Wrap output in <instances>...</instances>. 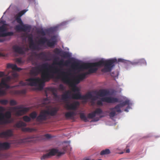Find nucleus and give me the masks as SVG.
<instances>
[{"label": "nucleus", "mask_w": 160, "mask_h": 160, "mask_svg": "<svg viewBox=\"0 0 160 160\" xmlns=\"http://www.w3.org/2000/svg\"><path fill=\"white\" fill-rule=\"evenodd\" d=\"M58 112V110L56 108H54L52 110H51L50 111L48 110H46V112L47 113V116L48 115H50L51 116H54Z\"/></svg>", "instance_id": "nucleus-25"}, {"label": "nucleus", "mask_w": 160, "mask_h": 160, "mask_svg": "<svg viewBox=\"0 0 160 160\" xmlns=\"http://www.w3.org/2000/svg\"><path fill=\"white\" fill-rule=\"evenodd\" d=\"M98 160H102L101 159H98Z\"/></svg>", "instance_id": "nucleus-59"}, {"label": "nucleus", "mask_w": 160, "mask_h": 160, "mask_svg": "<svg viewBox=\"0 0 160 160\" xmlns=\"http://www.w3.org/2000/svg\"><path fill=\"white\" fill-rule=\"evenodd\" d=\"M5 110L4 108L0 106V125L9 123L11 122L12 113L10 111L6 112L5 114L2 112Z\"/></svg>", "instance_id": "nucleus-5"}, {"label": "nucleus", "mask_w": 160, "mask_h": 160, "mask_svg": "<svg viewBox=\"0 0 160 160\" xmlns=\"http://www.w3.org/2000/svg\"><path fill=\"white\" fill-rule=\"evenodd\" d=\"M7 68V69H12V70H22V69L18 68L17 66L14 64L8 63Z\"/></svg>", "instance_id": "nucleus-24"}, {"label": "nucleus", "mask_w": 160, "mask_h": 160, "mask_svg": "<svg viewBox=\"0 0 160 160\" xmlns=\"http://www.w3.org/2000/svg\"><path fill=\"white\" fill-rule=\"evenodd\" d=\"M12 48L13 51L15 52L20 54L24 53L23 48L20 47L17 45H14L13 46Z\"/></svg>", "instance_id": "nucleus-17"}, {"label": "nucleus", "mask_w": 160, "mask_h": 160, "mask_svg": "<svg viewBox=\"0 0 160 160\" xmlns=\"http://www.w3.org/2000/svg\"><path fill=\"white\" fill-rule=\"evenodd\" d=\"M6 30V28L5 24L0 26V37H5L8 36H12L13 35L14 33L12 32H4Z\"/></svg>", "instance_id": "nucleus-11"}, {"label": "nucleus", "mask_w": 160, "mask_h": 160, "mask_svg": "<svg viewBox=\"0 0 160 160\" xmlns=\"http://www.w3.org/2000/svg\"><path fill=\"white\" fill-rule=\"evenodd\" d=\"M17 61L19 63H21L22 62L21 59L19 58L17 59Z\"/></svg>", "instance_id": "nucleus-53"}, {"label": "nucleus", "mask_w": 160, "mask_h": 160, "mask_svg": "<svg viewBox=\"0 0 160 160\" xmlns=\"http://www.w3.org/2000/svg\"><path fill=\"white\" fill-rule=\"evenodd\" d=\"M102 71V72H110L111 71H108V70H107V71Z\"/></svg>", "instance_id": "nucleus-55"}, {"label": "nucleus", "mask_w": 160, "mask_h": 160, "mask_svg": "<svg viewBox=\"0 0 160 160\" xmlns=\"http://www.w3.org/2000/svg\"><path fill=\"white\" fill-rule=\"evenodd\" d=\"M111 112L109 113V116L110 118L114 117L116 115V112H122L120 108L117 104L114 107L110 109Z\"/></svg>", "instance_id": "nucleus-13"}, {"label": "nucleus", "mask_w": 160, "mask_h": 160, "mask_svg": "<svg viewBox=\"0 0 160 160\" xmlns=\"http://www.w3.org/2000/svg\"><path fill=\"white\" fill-rule=\"evenodd\" d=\"M64 87L62 84H60L59 85V90H64Z\"/></svg>", "instance_id": "nucleus-48"}, {"label": "nucleus", "mask_w": 160, "mask_h": 160, "mask_svg": "<svg viewBox=\"0 0 160 160\" xmlns=\"http://www.w3.org/2000/svg\"><path fill=\"white\" fill-rule=\"evenodd\" d=\"M28 79H27L26 80L27 82H24L22 81H21L19 82V84L22 86H25L27 85L32 86L31 85H30V81H27Z\"/></svg>", "instance_id": "nucleus-31"}, {"label": "nucleus", "mask_w": 160, "mask_h": 160, "mask_svg": "<svg viewBox=\"0 0 160 160\" xmlns=\"http://www.w3.org/2000/svg\"><path fill=\"white\" fill-rule=\"evenodd\" d=\"M66 74L62 78V81L65 84H68L72 87V90L74 92H79V88L76 86V85L86 78L88 75L97 72V71H87L88 72L78 75L72 74L68 71H66Z\"/></svg>", "instance_id": "nucleus-3"}, {"label": "nucleus", "mask_w": 160, "mask_h": 160, "mask_svg": "<svg viewBox=\"0 0 160 160\" xmlns=\"http://www.w3.org/2000/svg\"><path fill=\"white\" fill-rule=\"evenodd\" d=\"M38 33L41 34L42 36H44L46 35L45 32L42 29L38 31Z\"/></svg>", "instance_id": "nucleus-45"}, {"label": "nucleus", "mask_w": 160, "mask_h": 160, "mask_svg": "<svg viewBox=\"0 0 160 160\" xmlns=\"http://www.w3.org/2000/svg\"><path fill=\"white\" fill-rule=\"evenodd\" d=\"M128 109L126 108V109H125L124 111L128 112Z\"/></svg>", "instance_id": "nucleus-56"}, {"label": "nucleus", "mask_w": 160, "mask_h": 160, "mask_svg": "<svg viewBox=\"0 0 160 160\" xmlns=\"http://www.w3.org/2000/svg\"><path fill=\"white\" fill-rule=\"evenodd\" d=\"M54 52L57 54H60L61 52V51L58 48H56L54 50Z\"/></svg>", "instance_id": "nucleus-44"}, {"label": "nucleus", "mask_w": 160, "mask_h": 160, "mask_svg": "<svg viewBox=\"0 0 160 160\" xmlns=\"http://www.w3.org/2000/svg\"><path fill=\"white\" fill-rule=\"evenodd\" d=\"M110 94L109 91L106 89H101L97 92V95L100 97H103L108 95Z\"/></svg>", "instance_id": "nucleus-19"}, {"label": "nucleus", "mask_w": 160, "mask_h": 160, "mask_svg": "<svg viewBox=\"0 0 160 160\" xmlns=\"http://www.w3.org/2000/svg\"><path fill=\"white\" fill-rule=\"evenodd\" d=\"M10 147V143L8 142H0V148L3 149H8Z\"/></svg>", "instance_id": "nucleus-23"}, {"label": "nucleus", "mask_w": 160, "mask_h": 160, "mask_svg": "<svg viewBox=\"0 0 160 160\" xmlns=\"http://www.w3.org/2000/svg\"><path fill=\"white\" fill-rule=\"evenodd\" d=\"M70 93L71 92L70 91H67L64 93L62 95V99L64 101L65 103L66 102H68V99L71 98V97H70Z\"/></svg>", "instance_id": "nucleus-21"}, {"label": "nucleus", "mask_w": 160, "mask_h": 160, "mask_svg": "<svg viewBox=\"0 0 160 160\" xmlns=\"http://www.w3.org/2000/svg\"><path fill=\"white\" fill-rule=\"evenodd\" d=\"M5 73L4 72H0V78L2 77L4 75Z\"/></svg>", "instance_id": "nucleus-51"}, {"label": "nucleus", "mask_w": 160, "mask_h": 160, "mask_svg": "<svg viewBox=\"0 0 160 160\" xmlns=\"http://www.w3.org/2000/svg\"><path fill=\"white\" fill-rule=\"evenodd\" d=\"M23 120L26 122H29L31 121L30 118L27 116H25L23 117Z\"/></svg>", "instance_id": "nucleus-39"}, {"label": "nucleus", "mask_w": 160, "mask_h": 160, "mask_svg": "<svg viewBox=\"0 0 160 160\" xmlns=\"http://www.w3.org/2000/svg\"><path fill=\"white\" fill-rule=\"evenodd\" d=\"M79 105L78 101H76L70 103L69 102H66L65 104V108L68 110H75Z\"/></svg>", "instance_id": "nucleus-10"}, {"label": "nucleus", "mask_w": 160, "mask_h": 160, "mask_svg": "<svg viewBox=\"0 0 160 160\" xmlns=\"http://www.w3.org/2000/svg\"><path fill=\"white\" fill-rule=\"evenodd\" d=\"M49 65L48 63H45L41 65H39L38 66V69L37 70H65V69H48ZM71 68L72 69V70H74ZM66 70H71V69H67Z\"/></svg>", "instance_id": "nucleus-15"}, {"label": "nucleus", "mask_w": 160, "mask_h": 160, "mask_svg": "<svg viewBox=\"0 0 160 160\" xmlns=\"http://www.w3.org/2000/svg\"><path fill=\"white\" fill-rule=\"evenodd\" d=\"M62 56L65 58H68L70 57V55L68 52H63L62 53Z\"/></svg>", "instance_id": "nucleus-37"}, {"label": "nucleus", "mask_w": 160, "mask_h": 160, "mask_svg": "<svg viewBox=\"0 0 160 160\" xmlns=\"http://www.w3.org/2000/svg\"><path fill=\"white\" fill-rule=\"evenodd\" d=\"M8 102V101L7 100L3 99L0 100V103L2 104L6 105L7 104Z\"/></svg>", "instance_id": "nucleus-41"}, {"label": "nucleus", "mask_w": 160, "mask_h": 160, "mask_svg": "<svg viewBox=\"0 0 160 160\" xmlns=\"http://www.w3.org/2000/svg\"><path fill=\"white\" fill-rule=\"evenodd\" d=\"M20 25H16L15 27V29L17 31H22V22L21 23L18 22Z\"/></svg>", "instance_id": "nucleus-28"}, {"label": "nucleus", "mask_w": 160, "mask_h": 160, "mask_svg": "<svg viewBox=\"0 0 160 160\" xmlns=\"http://www.w3.org/2000/svg\"><path fill=\"white\" fill-rule=\"evenodd\" d=\"M30 71V73L34 76H37L39 72H41V79L39 78H30L27 79V81L30 82V85L37 87L38 89L40 90L43 89L44 82L49 81L51 78L61 79L62 81L66 72L65 71Z\"/></svg>", "instance_id": "nucleus-2"}, {"label": "nucleus", "mask_w": 160, "mask_h": 160, "mask_svg": "<svg viewBox=\"0 0 160 160\" xmlns=\"http://www.w3.org/2000/svg\"><path fill=\"white\" fill-rule=\"evenodd\" d=\"M11 78L10 76H8L2 79L1 83L0 84L2 85L5 88H10L9 86L7 83V82H9Z\"/></svg>", "instance_id": "nucleus-16"}, {"label": "nucleus", "mask_w": 160, "mask_h": 160, "mask_svg": "<svg viewBox=\"0 0 160 160\" xmlns=\"http://www.w3.org/2000/svg\"><path fill=\"white\" fill-rule=\"evenodd\" d=\"M28 39L29 41L30 48L32 49L37 51L42 49V47L46 42H47V45L50 47L54 46L56 43L55 41L50 42V40L48 39L45 37L41 38L37 42V44H35L33 42L32 37H29Z\"/></svg>", "instance_id": "nucleus-4"}, {"label": "nucleus", "mask_w": 160, "mask_h": 160, "mask_svg": "<svg viewBox=\"0 0 160 160\" xmlns=\"http://www.w3.org/2000/svg\"><path fill=\"white\" fill-rule=\"evenodd\" d=\"M126 108L129 109L130 108V107L128 106Z\"/></svg>", "instance_id": "nucleus-58"}, {"label": "nucleus", "mask_w": 160, "mask_h": 160, "mask_svg": "<svg viewBox=\"0 0 160 160\" xmlns=\"http://www.w3.org/2000/svg\"><path fill=\"white\" fill-rule=\"evenodd\" d=\"M130 150L129 149H126V153H129L130 152Z\"/></svg>", "instance_id": "nucleus-54"}, {"label": "nucleus", "mask_w": 160, "mask_h": 160, "mask_svg": "<svg viewBox=\"0 0 160 160\" xmlns=\"http://www.w3.org/2000/svg\"><path fill=\"white\" fill-rule=\"evenodd\" d=\"M118 105L119 106L120 108H122L124 106L122 102L121 103L119 104H118Z\"/></svg>", "instance_id": "nucleus-52"}, {"label": "nucleus", "mask_w": 160, "mask_h": 160, "mask_svg": "<svg viewBox=\"0 0 160 160\" xmlns=\"http://www.w3.org/2000/svg\"><path fill=\"white\" fill-rule=\"evenodd\" d=\"M45 111L46 110H44L40 112L39 115L36 118L37 121L41 122L47 120L48 116Z\"/></svg>", "instance_id": "nucleus-12"}, {"label": "nucleus", "mask_w": 160, "mask_h": 160, "mask_svg": "<svg viewBox=\"0 0 160 160\" xmlns=\"http://www.w3.org/2000/svg\"><path fill=\"white\" fill-rule=\"evenodd\" d=\"M12 77L15 78H17L18 77V74L17 73L14 72L12 74Z\"/></svg>", "instance_id": "nucleus-49"}, {"label": "nucleus", "mask_w": 160, "mask_h": 160, "mask_svg": "<svg viewBox=\"0 0 160 160\" xmlns=\"http://www.w3.org/2000/svg\"><path fill=\"white\" fill-rule=\"evenodd\" d=\"M96 115L95 114L93 111V112L91 113H89L88 115V118H93L95 117Z\"/></svg>", "instance_id": "nucleus-36"}, {"label": "nucleus", "mask_w": 160, "mask_h": 160, "mask_svg": "<svg viewBox=\"0 0 160 160\" xmlns=\"http://www.w3.org/2000/svg\"><path fill=\"white\" fill-rule=\"evenodd\" d=\"M127 61L125 60L122 58H119L117 60V63L118 62H121L123 63H127Z\"/></svg>", "instance_id": "nucleus-43"}, {"label": "nucleus", "mask_w": 160, "mask_h": 160, "mask_svg": "<svg viewBox=\"0 0 160 160\" xmlns=\"http://www.w3.org/2000/svg\"><path fill=\"white\" fill-rule=\"evenodd\" d=\"M102 102H105L108 103H114L116 102H120L118 99L116 98L112 97H105L101 98L100 100H98L97 104L98 105L102 106L103 105Z\"/></svg>", "instance_id": "nucleus-8"}, {"label": "nucleus", "mask_w": 160, "mask_h": 160, "mask_svg": "<svg viewBox=\"0 0 160 160\" xmlns=\"http://www.w3.org/2000/svg\"><path fill=\"white\" fill-rule=\"evenodd\" d=\"M22 31H29L31 29V27L28 25L24 24L22 22Z\"/></svg>", "instance_id": "nucleus-27"}, {"label": "nucleus", "mask_w": 160, "mask_h": 160, "mask_svg": "<svg viewBox=\"0 0 160 160\" xmlns=\"http://www.w3.org/2000/svg\"><path fill=\"white\" fill-rule=\"evenodd\" d=\"M52 93L55 98L57 99L59 98V96L58 95L57 91L55 90V89H53L52 90Z\"/></svg>", "instance_id": "nucleus-33"}, {"label": "nucleus", "mask_w": 160, "mask_h": 160, "mask_svg": "<svg viewBox=\"0 0 160 160\" xmlns=\"http://www.w3.org/2000/svg\"><path fill=\"white\" fill-rule=\"evenodd\" d=\"M27 11L26 10H22L15 15V20L17 22L21 23L22 22V20L20 18Z\"/></svg>", "instance_id": "nucleus-18"}, {"label": "nucleus", "mask_w": 160, "mask_h": 160, "mask_svg": "<svg viewBox=\"0 0 160 160\" xmlns=\"http://www.w3.org/2000/svg\"><path fill=\"white\" fill-rule=\"evenodd\" d=\"M80 118L81 120L86 122L88 121L87 118L84 113H81L80 114Z\"/></svg>", "instance_id": "nucleus-30"}, {"label": "nucleus", "mask_w": 160, "mask_h": 160, "mask_svg": "<svg viewBox=\"0 0 160 160\" xmlns=\"http://www.w3.org/2000/svg\"><path fill=\"white\" fill-rule=\"evenodd\" d=\"M131 64L134 65H142L143 64L145 65H147V62L144 59H142L132 62Z\"/></svg>", "instance_id": "nucleus-22"}, {"label": "nucleus", "mask_w": 160, "mask_h": 160, "mask_svg": "<svg viewBox=\"0 0 160 160\" xmlns=\"http://www.w3.org/2000/svg\"><path fill=\"white\" fill-rule=\"evenodd\" d=\"M12 110L16 112V115L21 116L28 112L29 108H24L22 106H17L12 108Z\"/></svg>", "instance_id": "nucleus-9"}, {"label": "nucleus", "mask_w": 160, "mask_h": 160, "mask_svg": "<svg viewBox=\"0 0 160 160\" xmlns=\"http://www.w3.org/2000/svg\"><path fill=\"white\" fill-rule=\"evenodd\" d=\"M35 56L39 59L46 61L48 60L47 56L44 52L35 54Z\"/></svg>", "instance_id": "nucleus-20"}, {"label": "nucleus", "mask_w": 160, "mask_h": 160, "mask_svg": "<svg viewBox=\"0 0 160 160\" xmlns=\"http://www.w3.org/2000/svg\"><path fill=\"white\" fill-rule=\"evenodd\" d=\"M44 136L45 137V138L47 139H49L52 137L50 135L48 134H45Z\"/></svg>", "instance_id": "nucleus-50"}, {"label": "nucleus", "mask_w": 160, "mask_h": 160, "mask_svg": "<svg viewBox=\"0 0 160 160\" xmlns=\"http://www.w3.org/2000/svg\"><path fill=\"white\" fill-rule=\"evenodd\" d=\"M18 92L20 94H25L26 93V90L25 89H22L19 91Z\"/></svg>", "instance_id": "nucleus-47"}, {"label": "nucleus", "mask_w": 160, "mask_h": 160, "mask_svg": "<svg viewBox=\"0 0 160 160\" xmlns=\"http://www.w3.org/2000/svg\"><path fill=\"white\" fill-rule=\"evenodd\" d=\"M0 88H5L1 84H0ZM6 94V92L4 90H0V95H3Z\"/></svg>", "instance_id": "nucleus-38"}, {"label": "nucleus", "mask_w": 160, "mask_h": 160, "mask_svg": "<svg viewBox=\"0 0 160 160\" xmlns=\"http://www.w3.org/2000/svg\"><path fill=\"white\" fill-rule=\"evenodd\" d=\"M95 114H100L102 113V110L99 108H97L95 111H94Z\"/></svg>", "instance_id": "nucleus-35"}, {"label": "nucleus", "mask_w": 160, "mask_h": 160, "mask_svg": "<svg viewBox=\"0 0 160 160\" xmlns=\"http://www.w3.org/2000/svg\"><path fill=\"white\" fill-rule=\"evenodd\" d=\"M26 124L22 122H19L16 123L15 126L16 127L19 128L22 126H26Z\"/></svg>", "instance_id": "nucleus-29"}, {"label": "nucleus", "mask_w": 160, "mask_h": 160, "mask_svg": "<svg viewBox=\"0 0 160 160\" xmlns=\"http://www.w3.org/2000/svg\"><path fill=\"white\" fill-rule=\"evenodd\" d=\"M56 63L60 66H68L70 65V67L74 70H98L101 68L104 67V69L101 70H112L117 63L116 58H112L107 60H101L97 62L86 63L74 60L71 62L70 60L64 61L61 60Z\"/></svg>", "instance_id": "nucleus-1"}, {"label": "nucleus", "mask_w": 160, "mask_h": 160, "mask_svg": "<svg viewBox=\"0 0 160 160\" xmlns=\"http://www.w3.org/2000/svg\"><path fill=\"white\" fill-rule=\"evenodd\" d=\"M30 118L33 119L35 118L37 116V113L35 112H33L30 114Z\"/></svg>", "instance_id": "nucleus-34"}, {"label": "nucleus", "mask_w": 160, "mask_h": 160, "mask_svg": "<svg viewBox=\"0 0 160 160\" xmlns=\"http://www.w3.org/2000/svg\"><path fill=\"white\" fill-rule=\"evenodd\" d=\"M76 115L75 112L74 111H69L66 112L65 115V117L67 118H72Z\"/></svg>", "instance_id": "nucleus-26"}, {"label": "nucleus", "mask_w": 160, "mask_h": 160, "mask_svg": "<svg viewBox=\"0 0 160 160\" xmlns=\"http://www.w3.org/2000/svg\"><path fill=\"white\" fill-rule=\"evenodd\" d=\"M110 150L108 149H106L100 152V155H107L110 153Z\"/></svg>", "instance_id": "nucleus-32"}, {"label": "nucleus", "mask_w": 160, "mask_h": 160, "mask_svg": "<svg viewBox=\"0 0 160 160\" xmlns=\"http://www.w3.org/2000/svg\"><path fill=\"white\" fill-rule=\"evenodd\" d=\"M124 106L129 104V100H127L122 102Z\"/></svg>", "instance_id": "nucleus-46"}, {"label": "nucleus", "mask_w": 160, "mask_h": 160, "mask_svg": "<svg viewBox=\"0 0 160 160\" xmlns=\"http://www.w3.org/2000/svg\"><path fill=\"white\" fill-rule=\"evenodd\" d=\"M64 151L63 152H59L58 151L55 149H52L50 150V152L46 154L43 155L41 158V160H44L52 156H54L56 154L58 156H60L64 154L66 151L65 148H63Z\"/></svg>", "instance_id": "nucleus-7"}, {"label": "nucleus", "mask_w": 160, "mask_h": 160, "mask_svg": "<svg viewBox=\"0 0 160 160\" xmlns=\"http://www.w3.org/2000/svg\"><path fill=\"white\" fill-rule=\"evenodd\" d=\"M10 104L11 106H14L17 104V102L14 100H11L10 101Z\"/></svg>", "instance_id": "nucleus-42"}, {"label": "nucleus", "mask_w": 160, "mask_h": 160, "mask_svg": "<svg viewBox=\"0 0 160 160\" xmlns=\"http://www.w3.org/2000/svg\"><path fill=\"white\" fill-rule=\"evenodd\" d=\"M22 131L24 132H31L32 131V129L29 128H23L22 129Z\"/></svg>", "instance_id": "nucleus-40"}, {"label": "nucleus", "mask_w": 160, "mask_h": 160, "mask_svg": "<svg viewBox=\"0 0 160 160\" xmlns=\"http://www.w3.org/2000/svg\"><path fill=\"white\" fill-rule=\"evenodd\" d=\"M13 135V131L11 129H8L5 131L0 133V137L8 138Z\"/></svg>", "instance_id": "nucleus-14"}, {"label": "nucleus", "mask_w": 160, "mask_h": 160, "mask_svg": "<svg viewBox=\"0 0 160 160\" xmlns=\"http://www.w3.org/2000/svg\"><path fill=\"white\" fill-rule=\"evenodd\" d=\"M112 74H111V75H112V76H113V77H115V76H115V75H113V74H113V73H112Z\"/></svg>", "instance_id": "nucleus-57"}, {"label": "nucleus", "mask_w": 160, "mask_h": 160, "mask_svg": "<svg viewBox=\"0 0 160 160\" xmlns=\"http://www.w3.org/2000/svg\"><path fill=\"white\" fill-rule=\"evenodd\" d=\"M97 98L96 96H93L90 92H88L85 95H82L79 92L72 94L71 97V98L73 99L86 100L90 99L93 101L95 100Z\"/></svg>", "instance_id": "nucleus-6"}]
</instances>
